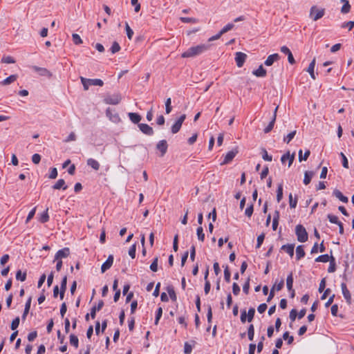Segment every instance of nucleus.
Returning <instances> with one entry per match:
<instances>
[{"mask_svg":"<svg viewBox=\"0 0 354 354\" xmlns=\"http://www.w3.org/2000/svg\"><path fill=\"white\" fill-rule=\"evenodd\" d=\"M211 47L208 44H201L189 48L186 51L182 53L183 58H190L198 56L207 51Z\"/></svg>","mask_w":354,"mask_h":354,"instance_id":"obj_1","label":"nucleus"},{"mask_svg":"<svg viewBox=\"0 0 354 354\" xmlns=\"http://www.w3.org/2000/svg\"><path fill=\"white\" fill-rule=\"evenodd\" d=\"M80 80L85 91H87L91 85L102 86L104 84L103 81L100 79H86L81 77Z\"/></svg>","mask_w":354,"mask_h":354,"instance_id":"obj_2","label":"nucleus"},{"mask_svg":"<svg viewBox=\"0 0 354 354\" xmlns=\"http://www.w3.org/2000/svg\"><path fill=\"white\" fill-rule=\"evenodd\" d=\"M295 233L298 241L304 243L308 240V233L303 225H297L295 227Z\"/></svg>","mask_w":354,"mask_h":354,"instance_id":"obj_3","label":"nucleus"},{"mask_svg":"<svg viewBox=\"0 0 354 354\" xmlns=\"http://www.w3.org/2000/svg\"><path fill=\"white\" fill-rule=\"evenodd\" d=\"M325 13L324 8H318L317 6H312L310 10V17L313 21H317L321 19Z\"/></svg>","mask_w":354,"mask_h":354,"instance_id":"obj_4","label":"nucleus"},{"mask_svg":"<svg viewBox=\"0 0 354 354\" xmlns=\"http://www.w3.org/2000/svg\"><path fill=\"white\" fill-rule=\"evenodd\" d=\"M121 100V95L119 93H115L107 95L104 98V102L107 104L116 105L120 102Z\"/></svg>","mask_w":354,"mask_h":354,"instance_id":"obj_5","label":"nucleus"},{"mask_svg":"<svg viewBox=\"0 0 354 354\" xmlns=\"http://www.w3.org/2000/svg\"><path fill=\"white\" fill-rule=\"evenodd\" d=\"M185 118V114L181 115L175 122V123L171 126V131L173 134L177 133L180 131L182 127V124L183 123Z\"/></svg>","mask_w":354,"mask_h":354,"instance_id":"obj_6","label":"nucleus"},{"mask_svg":"<svg viewBox=\"0 0 354 354\" xmlns=\"http://www.w3.org/2000/svg\"><path fill=\"white\" fill-rule=\"evenodd\" d=\"M246 58H247L246 54L241 53V52L236 53L235 62H236V66L239 68L242 67L245 62Z\"/></svg>","mask_w":354,"mask_h":354,"instance_id":"obj_7","label":"nucleus"},{"mask_svg":"<svg viewBox=\"0 0 354 354\" xmlns=\"http://www.w3.org/2000/svg\"><path fill=\"white\" fill-rule=\"evenodd\" d=\"M70 255V249L68 248H64L59 250L55 255V260H62L63 258H66Z\"/></svg>","mask_w":354,"mask_h":354,"instance_id":"obj_8","label":"nucleus"},{"mask_svg":"<svg viewBox=\"0 0 354 354\" xmlns=\"http://www.w3.org/2000/svg\"><path fill=\"white\" fill-rule=\"evenodd\" d=\"M237 153H238L237 148H235V149H232V151H228L225 154V156L224 157V160H223V162L221 163V165H225V164H227L230 162H231Z\"/></svg>","mask_w":354,"mask_h":354,"instance_id":"obj_9","label":"nucleus"},{"mask_svg":"<svg viewBox=\"0 0 354 354\" xmlns=\"http://www.w3.org/2000/svg\"><path fill=\"white\" fill-rule=\"evenodd\" d=\"M295 154L292 153L290 154L289 151H288L286 153L283 154L281 158V161L282 164H285L286 161L288 162V167H290L294 160H295Z\"/></svg>","mask_w":354,"mask_h":354,"instance_id":"obj_10","label":"nucleus"},{"mask_svg":"<svg viewBox=\"0 0 354 354\" xmlns=\"http://www.w3.org/2000/svg\"><path fill=\"white\" fill-rule=\"evenodd\" d=\"M113 256L112 254L109 255L105 262L101 266V271L102 273L105 272L107 270H109L113 265Z\"/></svg>","mask_w":354,"mask_h":354,"instance_id":"obj_11","label":"nucleus"},{"mask_svg":"<svg viewBox=\"0 0 354 354\" xmlns=\"http://www.w3.org/2000/svg\"><path fill=\"white\" fill-rule=\"evenodd\" d=\"M140 130L145 135L152 136L154 133L153 129L149 125L147 124H138Z\"/></svg>","mask_w":354,"mask_h":354,"instance_id":"obj_12","label":"nucleus"},{"mask_svg":"<svg viewBox=\"0 0 354 354\" xmlns=\"http://www.w3.org/2000/svg\"><path fill=\"white\" fill-rule=\"evenodd\" d=\"M341 288L342 295L346 299V302L348 304H351V295L350 293V291L347 288L346 284L345 283H342L341 284Z\"/></svg>","mask_w":354,"mask_h":354,"instance_id":"obj_13","label":"nucleus"},{"mask_svg":"<svg viewBox=\"0 0 354 354\" xmlns=\"http://www.w3.org/2000/svg\"><path fill=\"white\" fill-rule=\"evenodd\" d=\"M277 109H278V106H277L274 111V113H273L272 118L271 121L270 122L268 125L264 129V130H263L264 133H268L272 130L274 123H275V120H276Z\"/></svg>","mask_w":354,"mask_h":354,"instance_id":"obj_14","label":"nucleus"},{"mask_svg":"<svg viewBox=\"0 0 354 354\" xmlns=\"http://www.w3.org/2000/svg\"><path fill=\"white\" fill-rule=\"evenodd\" d=\"M156 148L161 152V156H163L166 153L168 148L167 141L165 140L159 141L156 145Z\"/></svg>","mask_w":354,"mask_h":354,"instance_id":"obj_15","label":"nucleus"},{"mask_svg":"<svg viewBox=\"0 0 354 354\" xmlns=\"http://www.w3.org/2000/svg\"><path fill=\"white\" fill-rule=\"evenodd\" d=\"M279 58H280V56L278 53L272 54L267 57L264 64L267 66H272L273 64V63L276 61H278L279 59Z\"/></svg>","mask_w":354,"mask_h":354,"instance_id":"obj_16","label":"nucleus"},{"mask_svg":"<svg viewBox=\"0 0 354 354\" xmlns=\"http://www.w3.org/2000/svg\"><path fill=\"white\" fill-rule=\"evenodd\" d=\"M104 306V301L102 300L99 301L97 306H93L91 310V317L92 319H95L96 312L100 310Z\"/></svg>","mask_w":354,"mask_h":354,"instance_id":"obj_17","label":"nucleus"},{"mask_svg":"<svg viewBox=\"0 0 354 354\" xmlns=\"http://www.w3.org/2000/svg\"><path fill=\"white\" fill-rule=\"evenodd\" d=\"M66 284H67V277L64 276L61 282V290L59 292L60 299L62 300L64 299V293L66 290Z\"/></svg>","mask_w":354,"mask_h":354,"instance_id":"obj_18","label":"nucleus"},{"mask_svg":"<svg viewBox=\"0 0 354 354\" xmlns=\"http://www.w3.org/2000/svg\"><path fill=\"white\" fill-rule=\"evenodd\" d=\"M333 194L343 203H347L348 202V198L344 196L342 193L338 189H335L333 192Z\"/></svg>","mask_w":354,"mask_h":354,"instance_id":"obj_19","label":"nucleus"},{"mask_svg":"<svg viewBox=\"0 0 354 354\" xmlns=\"http://www.w3.org/2000/svg\"><path fill=\"white\" fill-rule=\"evenodd\" d=\"M295 245L293 244L283 245L281 250L288 254L291 257L294 255Z\"/></svg>","mask_w":354,"mask_h":354,"instance_id":"obj_20","label":"nucleus"},{"mask_svg":"<svg viewBox=\"0 0 354 354\" xmlns=\"http://www.w3.org/2000/svg\"><path fill=\"white\" fill-rule=\"evenodd\" d=\"M128 116L130 120L134 124H138L142 119L141 116L136 113H129Z\"/></svg>","mask_w":354,"mask_h":354,"instance_id":"obj_21","label":"nucleus"},{"mask_svg":"<svg viewBox=\"0 0 354 354\" xmlns=\"http://www.w3.org/2000/svg\"><path fill=\"white\" fill-rule=\"evenodd\" d=\"M87 165L89 167H91V168H93V169H95V171L99 170L100 167V165L98 162V161H97L96 160H95L93 158H88L87 160Z\"/></svg>","mask_w":354,"mask_h":354,"instance_id":"obj_22","label":"nucleus"},{"mask_svg":"<svg viewBox=\"0 0 354 354\" xmlns=\"http://www.w3.org/2000/svg\"><path fill=\"white\" fill-rule=\"evenodd\" d=\"M252 73L257 77H263L266 75V70L261 65L257 70L254 71Z\"/></svg>","mask_w":354,"mask_h":354,"instance_id":"obj_23","label":"nucleus"},{"mask_svg":"<svg viewBox=\"0 0 354 354\" xmlns=\"http://www.w3.org/2000/svg\"><path fill=\"white\" fill-rule=\"evenodd\" d=\"M54 189H60L66 190L67 189V185L65 184V181L64 179L58 180L56 183L53 186Z\"/></svg>","mask_w":354,"mask_h":354,"instance_id":"obj_24","label":"nucleus"},{"mask_svg":"<svg viewBox=\"0 0 354 354\" xmlns=\"http://www.w3.org/2000/svg\"><path fill=\"white\" fill-rule=\"evenodd\" d=\"M315 66V58H314L312 60V62L310 63V64L308 66V68L307 69V71L309 73L310 77L313 80L316 79V77H315V72H314Z\"/></svg>","mask_w":354,"mask_h":354,"instance_id":"obj_25","label":"nucleus"},{"mask_svg":"<svg viewBox=\"0 0 354 354\" xmlns=\"http://www.w3.org/2000/svg\"><path fill=\"white\" fill-rule=\"evenodd\" d=\"M17 79V75H10L9 77H8L7 78H6L5 80H3L1 82V85H8L12 82H14L15 81H16Z\"/></svg>","mask_w":354,"mask_h":354,"instance_id":"obj_26","label":"nucleus"},{"mask_svg":"<svg viewBox=\"0 0 354 354\" xmlns=\"http://www.w3.org/2000/svg\"><path fill=\"white\" fill-rule=\"evenodd\" d=\"M306 253L304 250L303 245H298L296 248V258L297 260L304 257Z\"/></svg>","mask_w":354,"mask_h":354,"instance_id":"obj_27","label":"nucleus"},{"mask_svg":"<svg viewBox=\"0 0 354 354\" xmlns=\"http://www.w3.org/2000/svg\"><path fill=\"white\" fill-rule=\"evenodd\" d=\"M30 305H31V298L30 297L26 302V304H25V308H24V313L22 315V319L23 320H25L26 318V316L29 313V310H30Z\"/></svg>","mask_w":354,"mask_h":354,"instance_id":"obj_28","label":"nucleus"},{"mask_svg":"<svg viewBox=\"0 0 354 354\" xmlns=\"http://www.w3.org/2000/svg\"><path fill=\"white\" fill-rule=\"evenodd\" d=\"M286 286L288 290H292L293 287V275L290 272L286 279Z\"/></svg>","mask_w":354,"mask_h":354,"instance_id":"obj_29","label":"nucleus"},{"mask_svg":"<svg viewBox=\"0 0 354 354\" xmlns=\"http://www.w3.org/2000/svg\"><path fill=\"white\" fill-rule=\"evenodd\" d=\"M302 153H303L302 150L300 149L298 153L299 162H301L303 160H306L310 156V150H306L305 151L304 154H302Z\"/></svg>","mask_w":354,"mask_h":354,"instance_id":"obj_30","label":"nucleus"},{"mask_svg":"<svg viewBox=\"0 0 354 354\" xmlns=\"http://www.w3.org/2000/svg\"><path fill=\"white\" fill-rule=\"evenodd\" d=\"M342 2H344V5L342 7L341 12L343 14H346L350 12L351 10V5L349 2L346 0H341Z\"/></svg>","mask_w":354,"mask_h":354,"instance_id":"obj_31","label":"nucleus"},{"mask_svg":"<svg viewBox=\"0 0 354 354\" xmlns=\"http://www.w3.org/2000/svg\"><path fill=\"white\" fill-rule=\"evenodd\" d=\"M330 259H331V257H329L328 254H326L320 255L318 257H317L315 259V261L326 263L328 261H330Z\"/></svg>","mask_w":354,"mask_h":354,"instance_id":"obj_32","label":"nucleus"},{"mask_svg":"<svg viewBox=\"0 0 354 354\" xmlns=\"http://www.w3.org/2000/svg\"><path fill=\"white\" fill-rule=\"evenodd\" d=\"M313 171H306L305 174H304V183L307 185H308L310 181H311V179L313 178Z\"/></svg>","mask_w":354,"mask_h":354,"instance_id":"obj_33","label":"nucleus"},{"mask_svg":"<svg viewBox=\"0 0 354 354\" xmlns=\"http://www.w3.org/2000/svg\"><path fill=\"white\" fill-rule=\"evenodd\" d=\"M70 344L73 346L75 348H77L79 346V339L77 337L73 334L70 335Z\"/></svg>","mask_w":354,"mask_h":354,"instance_id":"obj_34","label":"nucleus"},{"mask_svg":"<svg viewBox=\"0 0 354 354\" xmlns=\"http://www.w3.org/2000/svg\"><path fill=\"white\" fill-rule=\"evenodd\" d=\"M26 272H22L19 270L16 273V279L20 281H24L26 279Z\"/></svg>","mask_w":354,"mask_h":354,"instance_id":"obj_35","label":"nucleus"},{"mask_svg":"<svg viewBox=\"0 0 354 354\" xmlns=\"http://www.w3.org/2000/svg\"><path fill=\"white\" fill-rule=\"evenodd\" d=\"M289 205L290 208H295L297 204V197L293 198L292 194L290 193L288 196Z\"/></svg>","mask_w":354,"mask_h":354,"instance_id":"obj_36","label":"nucleus"},{"mask_svg":"<svg viewBox=\"0 0 354 354\" xmlns=\"http://www.w3.org/2000/svg\"><path fill=\"white\" fill-rule=\"evenodd\" d=\"M283 198V185L279 184L277 190V201L279 203Z\"/></svg>","mask_w":354,"mask_h":354,"instance_id":"obj_37","label":"nucleus"},{"mask_svg":"<svg viewBox=\"0 0 354 354\" xmlns=\"http://www.w3.org/2000/svg\"><path fill=\"white\" fill-rule=\"evenodd\" d=\"M197 236L199 241L203 242L205 240V234L203 232V229L201 226H199L196 230Z\"/></svg>","mask_w":354,"mask_h":354,"instance_id":"obj_38","label":"nucleus"},{"mask_svg":"<svg viewBox=\"0 0 354 354\" xmlns=\"http://www.w3.org/2000/svg\"><path fill=\"white\" fill-rule=\"evenodd\" d=\"M254 336V327L253 324H250L248 328V337L250 341H252Z\"/></svg>","mask_w":354,"mask_h":354,"instance_id":"obj_39","label":"nucleus"},{"mask_svg":"<svg viewBox=\"0 0 354 354\" xmlns=\"http://www.w3.org/2000/svg\"><path fill=\"white\" fill-rule=\"evenodd\" d=\"M162 315V307H158L156 311V318H155V325H158L160 319L161 318Z\"/></svg>","mask_w":354,"mask_h":354,"instance_id":"obj_40","label":"nucleus"},{"mask_svg":"<svg viewBox=\"0 0 354 354\" xmlns=\"http://www.w3.org/2000/svg\"><path fill=\"white\" fill-rule=\"evenodd\" d=\"M49 220V216L48 214V209H46L45 212H44L39 216V221L42 223H45L48 222Z\"/></svg>","mask_w":354,"mask_h":354,"instance_id":"obj_41","label":"nucleus"},{"mask_svg":"<svg viewBox=\"0 0 354 354\" xmlns=\"http://www.w3.org/2000/svg\"><path fill=\"white\" fill-rule=\"evenodd\" d=\"M172 111L171 100L170 97L167 98L165 101V113L169 114Z\"/></svg>","mask_w":354,"mask_h":354,"instance_id":"obj_42","label":"nucleus"},{"mask_svg":"<svg viewBox=\"0 0 354 354\" xmlns=\"http://www.w3.org/2000/svg\"><path fill=\"white\" fill-rule=\"evenodd\" d=\"M283 286H284V281H283V279H281L279 282L276 281L272 288H274V290L279 291L283 288Z\"/></svg>","mask_w":354,"mask_h":354,"instance_id":"obj_43","label":"nucleus"},{"mask_svg":"<svg viewBox=\"0 0 354 354\" xmlns=\"http://www.w3.org/2000/svg\"><path fill=\"white\" fill-rule=\"evenodd\" d=\"M72 39L73 41L76 45H80L82 44V39H81L80 36L77 33H73L72 35Z\"/></svg>","mask_w":354,"mask_h":354,"instance_id":"obj_44","label":"nucleus"},{"mask_svg":"<svg viewBox=\"0 0 354 354\" xmlns=\"http://www.w3.org/2000/svg\"><path fill=\"white\" fill-rule=\"evenodd\" d=\"M125 30H126V32H127L128 39L131 40L133 35V31L130 28V26L127 22L125 23Z\"/></svg>","mask_w":354,"mask_h":354,"instance_id":"obj_45","label":"nucleus"},{"mask_svg":"<svg viewBox=\"0 0 354 354\" xmlns=\"http://www.w3.org/2000/svg\"><path fill=\"white\" fill-rule=\"evenodd\" d=\"M336 270V266H335V258L331 256V259L330 261V265H329V267L328 268V272H334Z\"/></svg>","mask_w":354,"mask_h":354,"instance_id":"obj_46","label":"nucleus"},{"mask_svg":"<svg viewBox=\"0 0 354 354\" xmlns=\"http://www.w3.org/2000/svg\"><path fill=\"white\" fill-rule=\"evenodd\" d=\"M120 46L117 41H114L110 48V51L111 53L115 54L120 51Z\"/></svg>","mask_w":354,"mask_h":354,"instance_id":"obj_47","label":"nucleus"},{"mask_svg":"<svg viewBox=\"0 0 354 354\" xmlns=\"http://www.w3.org/2000/svg\"><path fill=\"white\" fill-rule=\"evenodd\" d=\"M297 131L295 130L288 133L286 137L283 138V141L287 144L289 143L296 135Z\"/></svg>","mask_w":354,"mask_h":354,"instance_id":"obj_48","label":"nucleus"},{"mask_svg":"<svg viewBox=\"0 0 354 354\" xmlns=\"http://www.w3.org/2000/svg\"><path fill=\"white\" fill-rule=\"evenodd\" d=\"M283 339L288 341V344H291L294 341L293 336L290 335L289 332L286 331L283 334Z\"/></svg>","mask_w":354,"mask_h":354,"instance_id":"obj_49","label":"nucleus"},{"mask_svg":"<svg viewBox=\"0 0 354 354\" xmlns=\"http://www.w3.org/2000/svg\"><path fill=\"white\" fill-rule=\"evenodd\" d=\"M19 322H20V319H19V317H17L15 319H14L11 323V325H10V328L12 330H16L19 325Z\"/></svg>","mask_w":354,"mask_h":354,"instance_id":"obj_50","label":"nucleus"},{"mask_svg":"<svg viewBox=\"0 0 354 354\" xmlns=\"http://www.w3.org/2000/svg\"><path fill=\"white\" fill-rule=\"evenodd\" d=\"M254 212V206L253 204L250 205L247 207V208L245 210V215L248 217L250 218L253 214Z\"/></svg>","mask_w":354,"mask_h":354,"instance_id":"obj_51","label":"nucleus"},{"mask_svg":"<svg viewBox=\"0 0 354 354\" xmlns=\"http://www.w3.org/2000/svg\"><path fill=\"white\" fill-rule=\"evenodd\" d=\"M32 69L36 71L39 72L41 75H46L48 73V71L45 68H41L36 66H32Z\"/></svg>","mask_w":354,"mask_h":354,"instance_id":"obj_52","label":"nucleus"},{"mask_svg":"<svg viewBox=\"0 0 354 354\" xmlns=\"http://www.w3.org/2000/svg\"><path fill=\"white\" fill-rule=\"evenodd\" d=\"M234 25L233 24H227L225 25L221 30V34H225V32L231 30L234 28Z\"/></svg>","mask_w":354,"mask_h":354,"instance_id":"obj_53","label":"nucleus"},{"mask_svg":"<svg viewBox=\"0 0 354 354\" xmlns=\"http://www.w3.org/2000/svg\"><path fill=\"white\" fill-rule=\"evenodd\" d=\"M261 153H262V158H263V159L264 160H266V161H268V162L272 161V156L268 155L266 149H263Z\"/></svg>","mask_w":354,"mask_h":354,"instance_id":"obj_54","label":"nucleus"},{"mask_svg":"<svg viewBox=\"0 0 354 354\" xmlns=\"http://www.w3.org/2000/svg\"><path fill=\"white\" fill-rule=\"evenodd\" d=\"M327 217L331 223H335V224L338 225V223H340V221L338 219V217L335 215L328 214Z\"/></svg>","mask_w":354,"mask_h":354,"instance_id":"obj_55","label":"nucleus"},{"mask_svg":"<svg viewBox=\"0 0 354 354\" xmlns=\"http://www.w3.org/2000/svg\"><path fill=\"white\" fill-rule=\"evenodd\" d=\"M158 258L156 257L154 258V259L153 260V262L150 265V269L151 271L156 272L158 270Z\"/></svg>","mask_w":354,"mask_h":354,"instance_id":"obj_56","label":"nucleus"},{"mask_svg":"<svg viewBox=\"0 0 354 354\" xmlns=\"http://www.w3.org/2000/svg\"><path fill=\"white\" fill-rule=\"evenodd\" d=\"M180 20L183 23H192L195 24L198 21V20L195 18L192 17H180Z\"/></svg>","mask_w":354,"mask_h":354,"instance_id":"obj_57","label":"nucleus"},{"mask_svg":"<svg viewBox=\"0 0 354 354\" xmlns=\"http://www.w3.org/2000/svg\"><path fill=\"white\" fill-rule=\"evenodd\" d=\"M136 244H133L129 250V254L132 258L134 259L136 257Z\"/></svg>","mask_w":354,"mask_h":354,"instance_id":"obj_58","label":"nucleus"},{"mask_svg":"<svg viewBox=\"0 0 354 354\" xmlns=\"http://www.w3.org/2000/svg\"><path fill=\"white\" fill-rule=\"evenodd\" d=\"M254 313H255V309L254 308H250L248 310V312L247 313V316H248V321L249 322H252V320L253 319L254 316Z\"/></svg>","mask_w":354,"mask_h":354,"instance_id":"obj_59","label":"nucleus"},{"mask_svg":"<svg viewBox=\"0 0 354 354\" xmlns=\"http://www.w3.org/2000/svg\"><path fill=\"white\" fill-rule=\"evenodd\" d=\"M1 62L6 63V64H14V63H15V60L11 56H6V57H2Z\"/></svg>","mask_w":354,"mask_h":354,"instance_id":"obj_60","label":"nucleus"},{"mask_svg":"<svg viewBox=\"0 0 354 354\" xmlns=\"http://www.w3.org/2000/svg\"><path fill=\"white\" fill-rule=\"evenodd\" d=\"M264 239H265L264 234H261L258 236L257 240V245H256L257 248H259L261 246V245L264 241Z\"/></svg>","mask_w":354,"mask_h":354,"instance_id":"obj_61","label":"nucleus"},{"mask_svg":"<svg viewBox=\"0 0 354 354\" xmlns=\"http://www.w3.org/2000/svg\"><path fill=\"white\" fill-rule=\"evenodd\" d=\"M131 5L134 6L135 12H138L140 10V4L138 0H131Z\"/></svg>","mask_w":354,"mask_h":354,"instance_id":"obj_62","label":"nucleus"},{"mask_svg":"<svg viewBox=\"0 0 354 354\" xmlns=\"http://www.w3.org/2000/svg\"><path fill=\"white\" fill-rule=\"evenodd\" d=\"M192 351V346L188 342H185L184 345L185 354H190Z\"/></svg>","mask_w":354,"mask_h":354,"instance_id":"obj_63","label":"nucleus"},{"mask_svg":"<svg viewBox=\"0 0 354 354\" xmlns=\"http://www.w3.org/2000/svg\"><path fill=\"white\" fill-rule=\"evenodd\" d=\"M178 322L183 326V327L184 328H186L187 326V324L186 322V320H185V316H180L178 318Z\"/></svg>","mask_w":354,"mask_h":354,"instance_id":"obj_64","label":"nucleus"}]
</instances>
